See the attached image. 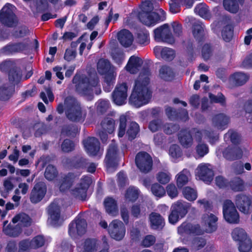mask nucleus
<instances>
[{"label": "nucleus", "mask_w": 252, "mask_h": 252, "mask_svg": "<svg viewBox=\"0 0 252 252\" xmlns=\"http://www.w3.org/2000/svg\"><path fill=\"white\" fill-rule=\"evenodd\" d=\"M151 71L148 67H143L140 71L138 77L129 97V103L138 108L147 104L151 98V91L149 84Z\"/></svg>", "instance_id": "obj_1"}, {"label": "nucleus", "mask_w": 252, "mask_h": 252, "mask_svg": "<svg viewBox=\"0 0 252 252\" xmlns=\"http://www.w3.org/2000/svg\"><path fill=\"white\" fill-rule=\"evenodd\" d=\"M57 110L60 114L64 111L67 119L72 122H83L86 116V111L82 109L77 99L72 96L66 97L63 104L59 103Z\"/></svg>", "instance_id": "obj_2"}, {"label": "nucleus", "mask_w": 252, "mask_h": 252, "mask_svg": "<svg viewBox=\"0 0 252 252\" xmlns=\"http://www.w3.org/2000/svg\"><path fill=\"white\" fill-rule=\"evenodd\" d=\"M72 82L76 84V91L81 95L92 96L94 93L96 94L101 93L98 79L96 75L88 77L76 75L73 77Z\"/></svg>", "instance_id": "obj_3"}, {"label": "nucleus", "mask_w": 252, "mask_h": 252, "mask_svg": "<svg viewBox=\"0 0 252 252\" xmlns=\"http://www.w3.org/2000/svg\"><path fill=\"white\" fill-rule=\"evenodd\" d=\"M15 7L9 3L6 4L0 11V22L8 27L15 25L17 20L14 13Z\"/></svg>", "instance_id": "obj_4"}, {"label": "nucleus", "mask_w": 252, "mask_h": 252, "mask_svg": "<svg viewBox=\"0 0 252 252\" xmlns=\"http://www.w3.org/2000/svg\"><path fill=\"white\" fill-rule=\"evenodd\" d=\"M189 206L188 203L180 201L174 203L172 206L171 213L168 217L169 222L172 224L176 223L180 218H183L187 214V209Z\"/></svg>", "instance_id": "obj_5"}, {"label": "nucleus", "mask_w": 252, "mask_h": 252, "mask_svg": "<svg viewBox=\"0 0 252 252\" xmlns=\"http://www.w3.org/2000/svg\"><path fill=\"white\" fill-rule=\"evenodd\" d=\"M223 216L228 222L237 223L239 221V215L234 203L230 200H226L223 204Z\"/></svg>", "instance_id": "obj_6"}, {"label": "nucleus", "mask_w": 252, "mask_h": 252, "mask_svg": "<svg viewBox=\"0 0 252 252\" xmlns=\"http://www.w3.org/2000/svg\"><path fill=\"white\" fill-rule=\"evenodd\" d=\"M135 163L140 171L148 173L153 166V159L151 156L146 152H139L135 157Z\"/></svg>", "instance_id": "obj_7"}, {"label": "nucleus", "mask_w": 252, "mask_h": 252, "mask_svg": "<svg viewBox=\"0 0 252 252\" xmlns=\"http://www.w3.org/2000/svg\"><path fill=\"white\" fill-rule=\"evenodd\" d=\"M48 214L49 216L48 223L53 226L60 225L63 221L61 216V211L59 203L54 201L48 208Z\"/></svg>", "instance_id": "obj_8"}, {"label": "nucleus", "mask_w": 252, "mask_h": 252, "mask_svg": "<svg viewBox=\"0 0 252 252\" xmlns=\"http://www.w3.org/2000/svg\"><path fill=\"white\" fill-rule=\"evenodd\" d=\"M155 39L158 42H164L169 44L174 42V38L170 32L168 24H164L154 30Z\"/></svg>", "instance_id": "obj_9"}, {"label": "nucleus", "mask_w": 252, "mask_h": 252, "mask_svg": "<svg viewBox=\"0 0 252 252\" xmlns=\"http://www.w3.org/2000/svg\"><path fill=\"white\" fill-rule=\"evenodd\" d=\"M108 230L110 236L117 241L123 239L125 235V226L123 222L118 220H113L110 223Z\"/></svg>", "instance_id": "obj_10"}, {"label": "nucleus", "mask_w": 252, "mask_h": 252, "mask_svg": "<svg viewBox=\"0 0 252 252\" xmlns=\"http://www.w3.org/2000/svg\"><path fill=\"white\" fill-rule=\"evenodd\" d=\"M91 180L89 177L82 178L79 184L71 190V194L75 197L85 200L87 196V190L90 186Z\"/></svg>", "instance_id": "obj_11"}, {"label": "nucleus", "mask_w": 252, "mask_h": 252, "mask_svg": "<svg viewBox=\"0 0 252 252\" xmlns=\"http://www.w3.org/2000/svg\"><path fill=\"white\" fill-rule=\"evenodd\" d=\"M128 87L125 83L118 84L112 94L113 102L117 105L126 103L127 97Z\"/></svg>", "instance_id": "obj_12"}, {"label": "nucleus", "mask_w": 252, "mask_h": 252, "mask_svg": "<svg viewBox=\"0 0 252 252\" xmlns=\"http://www.w3.org/2000/svg\"><path fill=\"white\" fill-rule=\"evenodd\" d=\"M87 223L85 220L77 219L69 225L68 233L72 238L82 235L86 232Z\"/></svg>", "instance_id": "obj_13"}, {"label": "nucleus", "mask_w": 252, "mask_h": 252, "mask_svg": "<svg viewBox=\"0 0 252 252\" xmlns=\"http://www.w3.org/2000/svg\"><path fill=\"white\" fill-rule=\"evenodd\" d=\"M235 202L238 209L245 214L250 212V208L252 202L251 196L240 194L236 196Z\"/></svg>", "instance_id": "obj_14"}, {"label": "nucleus", "mask_w": 252, "mask_h": 252, "mask_svg": "<svg viewBox=\"0 0 252 252\" xmlns=\"http://www.w3.org/2000/svg\"><path fill=\"white\" fill-rule=\"evenodd\" d=\"M118 153L116 144L112 142L109 146L105 159L107 169L110 171L111 168H115L117 165Z\"/></svg>", "instance_id": "obj_15"}, {"label": "nucleus", "mask_w": 252, "mask_h": 252, "mask_svg": "<svg viewBox=\"0 0 252 252\" xmlns=\"http://www.w3.org/2000/svg\"><path fill=\"white\" fill-rule=\"evenodd\" d=\"M47 191V187L44 182L36 184L30 194V199L33 203L40 202L44 197Z\"/></svg>", "instance_id": "obj_16"}, {"label": "nucleus", "mask_w": 252, "mask_h": 252, "mask_svg": "<svg viewBox=\"0 0 252 252\" xmlns=\"http://www.w3.org/2000/svg\"><path fill=\"white\" fill-rule=\"evenodd\" d=\"M196 176L199 179L208 183L213 180V172L209 164L201 163L199 164L196 169Z\"/></svg>", "instance_id": "obj_17"}, {"label": "nucleus", "mask_w": 252, "mask_h": 252, "mask_svg": "<svg viewBox=\"0 0 252 252\" xmlns=\"http://www.w3.org/2000/svg\"><path fill=\"white\" fill-rule=\"evenodd\" d=\"M31 43L29 39H26L22 42L8 45L3 48L2 51L5 54L28 51Z\"/></svg>", "instance_id": "obj_18"}, {"label": "nucleus", "mask_w": 252, "mask_h": 252, "mask_svg": "<svg viewBox=\"0 0 252 252\" xmlns=\"http://www.w3.org/2000/svg\"><path fill=\"white\" fill-rule=\"evenodd\" d=\"M217 217L213 214L204 215L202 218V224L207 232H212L217 229Z\"/></svg>", "instance_id": "obj_19"}, {"label": "nucleus", "mask_w": 252, "mask_h": 252, "mask_svg": "<svg viewBox=\"0 0 252 252\" xmlns=\"http://www.w3.org/2000/svg\"><path fill=\"white\" fill-rule=\"evenodd\" d=\"M230 121L228 116L223 113L215 115L212 118V124L216 130H222L226 128Z\"/></svg>", "instance_id": "obj_20"}, {"label": "nucleus", "mask_w": 252, "mask_h": 252, "mask_svg": "<svg viewBox=\"0 0 252 252\" xmlns=\"http://www.w3.org/2000/svg\"><path fill=\"white\" fill-rule=\"evenodd\" d=\"M87 153L91 156H95L99 152L100 147L98 140L94 137H89L83 142Z\"/></svg>", "instance_id": "obj_21"}, {"label": "nucleus", "mask_w": 252, "mask_h": 252, "mask_svg": "<svg viewBox=\"0 0 252 252\" xmlns=\"http://www.w3.org/2000/svg\"><path fill=\"white\" fill-rule=\"evenodd\" d=\"M178 232L181 235L186 234H200L202 230L198 224L192 225L186 222L183 223L178 228Z\"/></svg>", "instance_id": "obj_22"}, {"label": "nucleus", "mask_w": 252, "mask_h": 252, "mask_svg": "<svg viewBox=\"0 0 252 252\" xmlns=\"http://www.w3.org/2000/svg\"><path fill=\"white\" fill-rule=\"evenodd\" d=\"M224 157L230 160L241 158L243 156L242 150L238 146L228 147L223 152Z\"/></svg>", "instance_id": "obj_23"}, {"label": "nucleus", "mask_w": 252, "mask_h": 252, "mask_svg": "<svg viewBox=\"0 0 252 252\" xmlns=\"http://www.w3.org/2000/svg\"><path fill=\"white\" fill-rule=\"evenodd\" d=\"M139 18L141 22L148 26L155 25L160 19L156 12L139 13Z\"/></svg>", "instance_id": "obj_24"}, {"label": "nucleus", "mask_w": 252, "mask_h": 252, "mask_svg": "<svg viewBox=\"0 0 252 252\" xmlns=\"http://www.w3.org/2000/svg\"><path fill=\"white\" fill-rule=\"evenodd\" d=\"M99 241L94 238L86 239L82 247H79V252H95L99 247Z\"/></svg>", "instance_id": "obj_25"}, {"label": "nucleus", "mask_w": 252, "mask_h": 252, "mask_svg": "<svg viewBox=\"0 0 252 252\" xmlns=\"http://www.w3.org/2000/svg\"><path fill=\"white\" fill-rule=\"evenodd\" d=\"M178 139L180 144L184 148H188L193 145L192 136L190 131L187 129L180 131L178 135Z\"/></svg>", "instance_id": "obj_26"}, {"label": "nucleus", "mask_w": 252, "mask_h": 252, "mask_svg": "<svg viewBox=\"0 0 252 252\" xmlns=\"http://www.w3.org/2000/svg\"><path fill=\"white\" fill-rule=\"evenodd\" d=\"M202 137L208 139L211 143H214L218 139V135L214 130H203L195 132V138L196 140L200 141Z\"/></svg>", "instance_id": "obj_27"}, {"label": "nucleus", "mask_w": 252, "mask_h": 252, "mask_svg": "<svg viewBox=\"0 0 252 252\" xmlns=\"http://www.w3.org/2000/svg\"><path fill=\"white\" fill-rule=\"evenodd\" d=\"M249 79V76L241 72H235L229 78V82L236 86H240L244 85Z\"/></svg>", "instance_id": "obj_28"}, {"label": "nucleus", "mask_w": 252, "mask_h": 252, "mask_svg": "<svg viewBox=\"0 0 252 252\" xmlns=\"http://www.w3.org/2000/svg\"><path fill=\"white\" fill-rule=\"evenodd\" d=\"M143 62L138 57L132 56L129 58L126 66L127 71L131 74L136 73L139 70V68L142 64Z\"/></svg>", "instance_id": "obj_29"}, {"label": "nucleus", "mask_w": 252, "mask_h": 252, "mask_svg": "<svg viewBox=\"0 0 252 252\" xmlns=\"http://www.w3.org/2000/svg\"><path fill=\"white\" fill-rule=\"evenodd\" d=\"M118 39L121 45L125 47L130 46L133 41L132 34L126 30H122L118 33Z\"/></svg>", "instance_id": "obj_30"}, {"label": "nucleus", "mask_w": 252, "mask_h": 252, "mask_svg": "<svg viewBox=\"0 0 252 252\" xmlns=\"http://www.w3.org/2000/svg\"><path fill=\"white\" fill-rule=\"evenodd\" d=\"M76 176L73 173H68L60 180L57 185L59 187L61 191H64L69 189L72 185Z\"/></svg>", "instance_id": "obj_31"}, {"label": "nucleus", "mask_w": 252, "mask_h": 252, "mask_svg": "<svg viewBox=\"0 0 252 252\" xmlns=\"http://www.w3.org/2000/svg\"><path fill=\"white\" fill-rule=\"evenodd\" d=\"M151 226L153 229L161 228L164 225V220L158 213H152L149 216Z\"/></svg>", "instance_id": "obj_32"}, {"label": "nucleus", "mask_w": 252, "mask_h": 252, "mask_svg": "<svg viewBox=\"0 0 252 252\" xmlns=\"http://www.w3.org/2000/svg\"><path fill=\"white\" fill-rule=\"evenodd\" d=\"M190 174L187 169H184L176 176V184L178 188H181L186 185L189 179Z\"/></svg>", "instance_id": "obj_33"}, {"label": "nucleus", "mask_w": 252, "mask_h": 252, "mask_svg": "<svg viewBox=\"0 0 252 252\" xmlns=\"http://www.w3.org/2000/svg\"><path fill=\"white\" fill-rule=\"evenodd\" d=\"M13 85H10L8 83L3 84L0 87V100H8L13 92H14Z\"/></svg>", "instance_id": "obj_34"}, {"label": "nucleus", "mask_w": 252, "mask_h": 252, "mask_svg": "<svg viewBox=\"0 0 252 252\" xmlns=\"http://www.w3.org/2000/svg\"><path fill=\"white\" fill-rule=\"evenodd\" d=\"M22 71L21 69L17 67L11 68L8 73V78L10 85H13L14 87L16 83H18L21 79Z\"/></svg>", "instance_id": "obj_35"}, {"label": "nucleus", "mask_w": 252, "mask_h": 252, "mask_svg": "<svg viewBox=\"0 0 252 252\" xmlns=\"http://www.w3.org/2000/svg\"><path fill=\"white\" fill-rule=\"evenodd\" d=\"M106 211L112 216H116L118 213L117 203L115 199L111 197L106 198L104 201Z\"/></svg>", "instance_id": "obj_36"}, {"label": "nucleus", "mask_w": 252, "mask_h": 252, "mask_svg": "<svg viewBox=\"0 0 252 252\" xmlns=\"http://www.w3.org/2000/svg\"><path fill=\"white\" fill-rule=\"evenodd\" d=\"M12 222L13 223H18L17 225L19 227L28 226L31 222L30 217L24 213L16 216L13 218Z\"/></svg>", "instance_id": "obj_37"}, {"label": "nucleus", "mask_w": 252, "mask_h": 252, "mask_svg": "<svg viewBox=\"0 0 252 252\" xmlns=\"http://www.w3.org/2000/svg\"><path fill=\"white\" fill-rule=\"evenodd\" d=\"M232 238L239 243L249 239L245 230L242 228L236 227L234 228L231 233Z\"/></svg>", "instance_id": "obj_38"}, {"label": "nucleus", "mask_w": 252, "mask_h": 252, "mask_svg": "<svg viewBox=\"0 0 252 252\" xmlns=\"http://www.w3.org/2000/svg\"><path fill=\"white\" fill-rule=\"evenodd\" d=\"M159 77L165 81H170L174 77L172 69L166 65L162 66L159 70Z\"/></svg>", "instance_id": "obj_39"}, {"label": "nucleus", "mask_w": 252, "mask_h": 252, "mask_svg": "<svg viewBox=\"0 0 252 252\" xmlns=\"http://www.w3.org/2000/svg\"><path fill=\"white\" fill-rule=\"evenodd\" d=\"M223 5L226 10L232 13H237L239 9V5L236 0H223Z\"/></svg>", "instance_id": "obj_40"}, {"label": "nucleus", "mask_w": 252, "mask_h": 252, "mask_svg": "<svg viewBox=\"0 0 252 252\" xmlns=\"http://www.w3.org/2000/svg\"><path fill=\"white\" fill-rule=\"evenodd\" d=\"M102 129L109 133L113 132L115 129V121L110 118H105L101 123Z\"/></svg>", "instance_id": "obj_41"}, {"label": "nucleus", "mask_w": 252, "mask_h": 252, "mask_svg": "<svg viewBox=\"0 0 252 252\" xmlns=\"http://www.w3.org/2000/svg\"><path fill=\"white\" fill-rule=\"evenodd\" d=\"M112 68L113 67H111L109 62L107 60L100 59L97 63V71L101 74H104Z\"/></svg>", "instance_id": "obj_42"}, {"label": "nucleus", "mask_w": 252, "mask_h": 252, "mask_svg": "<svg viewBox=\"0 0 252 252\" xmlns=\"http://www.w3.org/2000/svg\"><path fill=\"white\" fill-rule=\"evenodd\" d=\"M194 12L204 19H209L210 17L209 10L207 6L204 3L197 5L194 9Z\"/></svg>", "instance_id": "obj_43"}, {"label": "nucleus", "mask_w": 252, "mask_h": 252, "mask_svg": "<svg viewBox=\"0 0 252 252\" xmlns=\"http://www.w3.org/2000/svg\"><path fill=\"white\" fill-rule=\"evenodd\" d=\"M139 131V126L138 125L134 122H131L128 126L126 134L128 138L132 140L135 138Z\"/></svg>", "instance_id": "obj_44"}, {"label": "nucleus", "mask_w": 252, "mask_h": 252, "mask_svg": "<svg viewBox=\"0 0 252 252\" xmlns=\"http://www.w3.org/2000/svg\"><path fill=\"white\" fill-rule=\"evenodd\" d=\"M171 178V174L167 171H160L156 175L157 180L161 184L165 185L169 182Z\"/></svg>", "instance_id": "obj_45"}, {"label": "nucleus", "mask_w": 252, "mask_h": 252, "mask_svg": "<svg viewBox=\"0 0 252 252\" xmlns=\"http://www.w3.org/2000/svg\"><path fill=\"white\" fill-rule=\"evenodd\" d=\"M138 195V189L134 187H130L127 189L125 197L127 201L133 202L137 199Z\"/></svg>", "instance_id": "obj_46"}, {"label": "nucleus", "mask_w": 252, "mask_h": 252, "mask_svg": "<svg viewBox=\"0 0 252 252\" xmlns=\"http://www.w3.org/2000/svg\"><path fill=\"white\" fill-rule=\"evenodd\" d=\"M105 82L109 87L107 92H109L113 84L115 83V77L116 76V73L114 71V68L105 73Z\"/></svg>", "instance_id": "obj_47"}, {"label": "nucleus", "mask_w": 252, "mask_h": 252, "mask_svg": "<svg viewBox=\"0 0 252 252\" xmlns=\"http://www.w3.org/2000/svg\"><path fill=\"white\" fill-rule=\"evenodd\" d=\"M58 174V171L55 167L52 165H49L46 168L44 176L47 180L52 181L57 177Z\"/></svg>", "instance_id": "obj_48"}, {"label": "nucleus", "mask_w": 252, "mask_h": 252, "mask_svg": "<svg viewBox=\"0 0 252 252\" xmlns=\"http://www.w3.org/2000/svg\"><path fill=\"white\" fill-rule=\"evenodd\" d=\"M184 197L189 201H194L197 197V193L196 190L189 187L185 188L183 190Z\"/></svg>", "instance_id": "obj_49"}, {"label": "nucleus", "mask_w": 252, "mask_h": 252, "mask_svg": "<svg viewBox=\"0 0 252 252\" xmlns=\"http://www.w3.org/2000/svg\"><path fill=\"white\" fill-rule=\"evenodd\" d=\"M204 26L200 23H195L193 27V34L194 37L198 40L202 38L204 35Z\"/></svg>", "instance_id": "obj_50"}, {"label": "nucleus", "mask_w": 252, "mask_h": 252, "mask_svg": "<svg viewBox=\"0 0 252 252\" xmlns=\"http://www.w3.org/2000/svg\"><path fill=\"white\" fill-rule=\"evenodd\" d=\"M233 33V29L232 26L230 25H226L222 30V37L224 41L229 42L232 38Z\"/></svg>", "instance_id": "obj_51"}, {"label": "nucleus", "mask_w": 252, "mask_h": 252, "mask_svg": "<svg viewBox=\"0 0 252 252\" xmlns=\"http://www.w3.org/2000/svg\"><path fill=\"white\" fill-rule=\"evenodd\" d=\"M151 190L155 196L158 197H161L165 194L164 188L158 183H155L152 185Z\"/></svg>", "instance_id": "obj_52"}, {"label": "nucleus", "mask_w": 252, "mask_h": 252, "mask_svg": "<svg viewBox=\"0 0 252 252\" xmlns=\"http://www.w3.org/2000/svg\"><path fill=\"white\" fill-rule=\"evenodd\" d=\"M230 186L232 190L235 191H242L244 189L243 181L239 178H234L230 183Z\"/></svg>", "instance_id": "obj_53"}, {"label": "nucleus", "mask_w": 252, "mask_h": 252, "mask_svg": "<svg viewBox=\"0 0 252 252\" xmlns=\"http://www.w3.org/2000/svg\"><path fill=\"white\" fill-rule=\"evenodd\" d=\"M126 118L125 115H121L119 118V125L118 127V136L122 137L126 133Z\"/></svg>", "instance_id": "obj_54"}, {"label": "nucleus", "mask_w": 252, "mask_h": 252, "mask_svg": "<svg viewBox=\"0 0 252 252\" xmlns=\"http://www.w3.org/2000/svg\"><path fill=\"white\" fill-rule=\"evenodd\" d=\"M32 249H37L42 247L45 243V239L43 236L38 235L31 241Z\"/></svg>", "instance_id": "obj_55"}, {"label": "nucleus", "mask_w": 252, "mask_h": 252, "mask_svg": "<svg viewBox=\"0 0 252 252\" xmlns=\"http://www.w3.org/2000/svg\"><path fill=\"white\" fill-rule=\"evenodd\" d=\"M239 250L240 252H252V244L251 240L246 239V241L239 243Z\"/></svg>", "instance_id": "obj_56"}, {"label": "nucleus", "mask_w": 252, "mask_h": 252, "mask_svg": "<svg viewBox=\"0 0 252 252\" xmlns=\"http://www.w3.org/2000/svg\"><path fill=\"white\" fill-rule=\"evenodd\" d=\"M163 123L160 120H155L151 121L149 125V128L152 132H156L161 129Z\"/></svg>", "instance_id": "obj_57"}, {"label": "nucleus", "mask_w": 252, "mask_h": 252, "mask_svg": "<svg viewBox=\"0 0 252 252\" xmlns=\"http://www.w3.org/2000/svg\"><path fill=\"white\" fill-rule=\"evenodd\" d=\"M175 57V52L173 50L164 47L162 52L161 58L166 61H170L174 59Z\"/></svg>", "instance_id": "obj_58"}, {"label": "nucleus", "mask_w": 252, "mask_h": 252, "mask_svg": "<svg viewBox=\"0 0 252 252\" xmlns=\"http://www.w3.org/2000/svg\"><path fill=\"white\" fill-rule=\"evenodd\" d=\"M209 96L212 102L219 103L222 105L225 104V97L221 93L218 94L217 95L210 94Z\"/></svg>", "instance_id": "obj_59"}, {"label": "nucleus", "mask_w": 252, "mask_h": 252, "mask_svg": "<svg viewBox=\"0 0 252 252\" xmlns=\"http://www.w3.org/2000/svg\"><path fill=\"white\" fill-rule=\"evenodd\" d=\"M196 151L200 157H203L208 153V147L205 144L200 143L196 147Z\"/></svg>", "instance_id": "obj_60"}, {"label": "nucleus", "mask_w": 252, "mask_h": 252, "mask_svg": "<svg viewBox=\"0 0 252 252\" xmlns=\"http://www.w3.org/2000/svg\"><path fill=\"white\" fill-rule=\"evenodd\" d=\"M112 57L116 63L118 64H121L124 60V53L118 50H115L112 52Z\"/></svg>", "instance_id": "obj_61"}, {"label": "nucleus", "mask_w": 252, "mask_h": 252, "mask_svg": "<svg viewBox=\"0 0 252 252\" xmlns=\"http://www.w3.org/2000/svg\"><path fill=\"white\" fill-rule=\"evenodd\" d=\"M76 50L72 48H68L66 49L64 55V59L67 62H70L73 60L76 56Z\"/></svg>", "instance_id": "obj_62"}, {"label": "nucleus", "mask_w": 252, "mask_h": 252, "mask_svg": "<svg viewBox=\"0 0 252 252\" xmlns=\"http://www.w3.org/2000/svg\"><path fill=\"white\" fill-rule=\"evenodd\" d=\"M75 147V144L69 140H64L62 144V150L64 152H69L73 150Z\"/></svg>", "instance_id": "obj_63"}, {"label": "nucleus", "mask_w": 252, "mask_h": 252, "mask_svg": "<svg viewBox=\"0 0 252 252\" xmlns=\"http://www.w3.org/2000/svg\"><path fill=\"white\" fill-rule=\"evenodd\" d=\"M162 128L165 133L171 134L178 130L179 126L172 124H166L163 125Z\"/></svg>", "instance_id": "obj_64"}]
</instances>
